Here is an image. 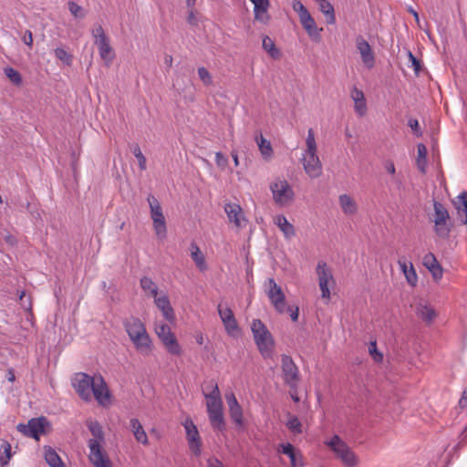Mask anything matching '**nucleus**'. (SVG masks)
Here are the masks:
<instances>
[{
  "mask_svg": "<svg viewBox=\"0 0 467 467\" xmlns=\"http://www.w3.org/2000/svg\"><path fill=\"white\" fill-rule=\"evenodd\" d=\"M161 312H162V315L165 317V319L168 320L169 322H173L175 320V315H174V311H173L172 307H170Z\"/></svg>",
  "mask_w": 467,
  "mask_h": 467,
  "instance_id": "nucleus-59",
  "label": "nucleus"
},
{
  "mask_svg": "<svg viewBox=\"0 0 467 467\" xmlns=\"http://www.w3.org/2000/svg\"><path fill=\"white\" fill-rule=\"evenodd\" d=\"M357 48L360 53L363 63L368 67H372L375 63L373 51L368 42L360 36L357 38Z\"/></svg>",
  "mask_w": 467,
  "mask_h": 467,
  "instance_id": "nucleus-19",
  "label": "nucleus"
},
{
  "mask_svg": "<svg viewBox=\"0 0 467 467\" xmlns=\"http://www.w3.org/2000/svg\"><path fill=\"white\" fill-rule=\"evenodd\" d=\"M91 392L97 401L101 405H105L106 401L110 398L107 383L101 376L96 377Z\"/></svg>",
  "mask_w": 467,
  "mask_h": 467,
  "instance_id": "nucleus-17",
  "label": "nucleus"
},
{
  "mask_svg": "<svg viewBox=\"0 0 467 467\" xmlns=\"http://www.w3.org/2000/svg\"><path fill=\"white\" fill-rule=\"evenodd\" d=\"M208 467H223V463L216 458L208 460Z\"/></svg>",
  "mask_w": 467,
  "mask_h": 467,
  "instance_id": "nucleus-63",
  "label": "nucleus"
},
{
  "mask_svg": "<svg viewBox=\"0 0 467 467\" xmlns=\"http://www.w3.org/2000/svg\"><path fill=\"white\" fill-rule=\"evenodd\" d=\"M292 7L297 13L299 18L309 13L300 0H293Z\"/></svg>",
  "mask_w": 467,
  "mask_h": 467,
  "instance_id": "nucleus-48",
  "label": "nucleus"
},
{
  "mask_svg": "<svg viewBox=\"0 0 467 467\" xmlns=\"http://www.w3.org/2000/svg\"><path fill=\"white\" fill-rule=\"evenodd\" d=\"M218 314L229 334L238 330V324L231 308H222V306L219 305Z\"/></svg>",
  "mask_w": 467,
  "mask_h": 467,
  "instance_id": "nucleus-20",
  "label": "nucleus"
},
{
  "mask_svg": "<svg viewBox=\"0 0 467 467\" xmlns=\"http://www.w3.org/2000/svg\"><path fill=\"white\" fill-rule=\"evenodd\" d=\"M271 191L275 202L285 205L294 197V192L286 181H279L271 184Z\"/></svg>",
  "mask_w": 467,
  "mask_h": 467,
  "instance_id": "nucleus-14",
  "label": "nucleus"
},
{
  "mask_svg": "<svg viewBox=\"0 0 467 467\" xmlns=\"http://www.w3.org/2000/svg\"><path fill=\"white\" fill-rule=\"evenodd\" d=\"M351 99L355 102V110L359 116H363L367 112V105L365 96L362 90L357 87H353L350 93Z\"/></svg>",
  "mask_w": 467,
  "mask_h": 467,
  "instance_id": "nucleus-23",
  "label": "nucleus"
},
{
  "mask_svg": "<svg viewBox=\"0 0 467 467\" xmlns=\"http://www.w3.org/2000/svg\"><path fill=\"white\" fill-rule=\"evenodd\" d=\"M404 275L406 277L407 282L411 286H416L417 281H418V277H417V274H416V271L414 269V266H413L412 263H410V269L408 270V272L405 273Z\"/></svg>",
  "mask_w": 467,
  "mask_h": 467,
  "instance_id": "nucleus-46",
  "label": "nucleus"
},
{
  "mask_svg": "<svg viewBox=\"0 0 467 467\" xmlns=\"http://www.w3.org/2000/svg\"><path fill=\"white\" fill-rule=\"evenodd\" d=\"M275 223L283 232L286 239H291L296 234L295 227L291 224L284 215H277L275 218Z\"/></svg>",
  "mask_w": 467,
  "mask_h": 467,
  "instance_id": "nucleus-27",
  "label": "nucleus"
},
{
  "mask_svg": "<svg viewBox=\"0 0 467 467\" xmlns=\"http://www.w3.org/2000/svg\"><path fill=\"white\" fill-rule=\"evenodd\" d=\"M439 264L436 257L433 254L429 253L423 257V265L429 269V267H433L435 265Z\"/></svg>",
  "mask_w": 467,
  "mask_h": 467,
  "instance_id": "nucleus-55",
  "label": "nucleus"
},
{
  "mask_svg": "<svg viewBox=\"0 0 467 467\" xmlns=\"http://www.w3.org/2000/svg\"><path fill=\"white\" fill-rule=\"evenodd\" d=\"M303 166L311 178H317L322 173V165L317 152H306L303 158Z\"/></svg>",
  "mask_w": 467,
  "mask_h": 467,
  "instance_id": "nucleus-16",
  "label": "nucleus"
},
{
  "mask_svg": "<svg viewBox=\"0 0 467 467\" xmlns=\"http://www.w3.org/2000/svg\"><path fill=\"white\" fill-rule=\"evenodd\" d=\"M427 148L423 143H419L417 145V159H416V164L419 169V171L422 173H426V167H427Z\"/></svg>",
  "mask_w": 467,
  "mask_h": 467,
  "instance_id": "nucleus-31",
  "label": "nucleus"
},
{
  "mask_svg": "<svg viewBox=\"0 0 467 467\" xmlns=\"http://www.w3.org/2000/svg\"><path fill=\"white\" fill-rule=\"evenodd\" d=\"M285 311L290 312L291 319L294 322L297 321L299 316V308L297 306L294 310L291 306H285Z\"/></svg>",
  "mask_w": 467,
  "mask_h": 467,
  "instance_id": "nucleus-61",
  "label": "nucleus"
},
{
  "mask_svg": "<svg viewBox=\"0 0 467 467\" xmlns=\"http://www.w3.org/2000/svg\"><path fill=\"white\" fill-rule=\"evenodd\" d=\"M256 140L262 154L265 156L270 155V153L272 152L270 141L265 139L263 135H260V139H256Z\"/></svg>",
  "mask_w": 467,
  "mask_h": 467,
  "instance_id": "nucleus-42",
  "label": "nucleus"
},
{
  "mask_svg": "<svg viewBox=\"0 0 467 467\" xmlns=\"http://www.w3.org/2000/svg\"><path fill=\"white\" fill-rule=\"evenodd\" d=\"M224 211L231 223H234L235 226H241V218L243 217L242 208L237 203H227L225 204Z\"/></svg>",
  "mask_w": 467,
  "mask_h": 467,
  "instance_id": "nucleus-26",
  "label": "nucleus"
},
{
  "mask_svg": "<svg viewBox=\"0 0 467 467\" xmlns=\"http://www.w3.org/2000/svg\"><path fill=\"white\" fill-rule=\"evenodd\" d=\"M459 406L461 408L467 407V386H466V389L463 390L462 397L459 400Z\"/></svg>",
  "mask_w": 467,
  "mask_h": 467,
  "instance_id": "nucleus-62",
  "label": "nucleus"
},
{
  "mask_svg": "<svg viewBox=\"0 0 467 467\" xmlns=\"http://www.w3.org/2000/svg\"><path fill=\"white\" fill-rule=\"evenodd\" d=\"M262 47L272 58L279 59L281 57L280 50L275 47V42L268 36H264Z\"/></svg>",
  "mask_w": 467,
  "mask_h": 467,
  "instance_id": "nucleus-33",
  "label": "nucleus"
},
{
  "mask_svg": "<svg viewBox=\"0 0 467 467\" xmlns=\"http://www.w3.org/2000/svg\"><path fill=\"white\" fill-rule=\"evenodd\" d=\"M408 126L411 129V130L413 131L415 136H417V137L422 136V131L420 128L418 119H410L408 121Z\"/></svg>",
  "mask_w": 467,
  "mask_h": 467,
  "instance_id": "nucleus-51",
  "label": "nucleus"
},
{
  "mask_svg": "<svg viewBox=\"0 0 467 467\" xmlns=\"http://www.w3.org/2000/svg\"><path fill=\"white\" fill-rule=\"evenodd\" d=\"M434 280H440L442 277V268L440 264L435 265L433 267H429Z\"/></svg>",
  "mask_w": 467,
  "mask_h": 467,
  "instance_id": "nucleus-56",
  "label": "nucleus"
},
{
  "mask_svg": "<svg viewBox=\"0 0 467 467\" xmlns=\"http://www.w3.org/2000/svg\"><path fill=\"white\" fill-rule=\"evenodd\" d=\"M155 304L161 311H163V310H166V309L171 307V304H170V300L166 296H160V297L156 296Z\"/></svg>",
  "mask_w": 467,
  "mask_h": 467,
  "instance_id": "nucleus-49",
  "label": "nucleus"
},
{
  "mask_svg": "<svg viewBox=\"0 0 467 467\" xmlns=\"http://www.w3.org/2000/svg\"><path fill=\"white\" fill-rule=\"evenodd\" d=\"M130 428L138 442L148 444V436L139 420L131 419Z\"/></svg>",
  "mask_w": 467,
  "mask_h": 467,
  "instance_id": "nucleus-28",
  "label": "nucleus"
},
{
  "mask_svg": "<svg viewBox=\"0 0 467 467\" xmlns=\"http://www.w3.org/2000/svg\"><path fill=\"white\" fill-rule=\"evenodd\" d=\"M55 56L57 59L63 61L67 65H71L72 56L68 54L64 48L57 47L55 49Z\"/></svg>",
  "mask_w": 467,
  "mask_h": 467,
  "instance_id": "nucleus-43",
  "label": "nucleus"
},
{
  "mask_svg": "<svg viewBox=\"0 0 467 467\" xmlns=\"http://www.w3.org/2000/svg\"><path fill=\"white\" fill-rule=\"evenodd\" d=\"M418 316L425 322L431 323L436 317L435 310L429 306H420L417 309Z\"/></svg>",
  "mask_w": 467,
  "mask_h": 467,
  "instance_id": "nucleus-35",
  "label": "nucleus"
},
{
  "mask_svg": "<svg viewBox=\"0 0 467 467\" xmlns=\"http://www.w3.org/2000/svg\"><path fill=\"white\" fill-rule=\"evenodd\" d=\"M278 451L287 455L291 462V467H303L304 459L301 451L296 450L291 443H282L279 445Z\"/></svg>",
  "mask_w": 467,
  "mask_h": 467,
  "instance_id": "nucleus-18",
  "label": "nucleus"
},
{
  "mask_svg": "<svg viewBox=\"0 0 467 467\" xmlns=\"http://www.w3.org/2000/svg\"><path fill=\"white\" fill-rule=\"evenodd\" d=\"M147 200L150 205V216L153 221L156 234L160 238H162L166 235V223L161 206L159 201L151 194L148 196Z\"/></svg>",
  "mask_w": 467,
  "mask_h": 467,
  "instance_id": "nucleus-7",
  "label": "nucleus"
},
{
  "mask_svg": "<svg viewBox=\"0 0 467 467\" xmlns=\"http://www.w3.org/2000/svg\"><path fill=\"white\" fill-rule=\"evenodd\" d=\"M368 350H369V353L372 356L373 359L376 362H381L383 360V355H382V353L378 351L376 342L370 343V345L368 347Z\"/></svg>",
  "mask_w": 467,
  "mask_h": 467,
  "instance_id": "nucleus-50",
  "label": "nucleus"
},
{
  "mask_svg": "<svg viewBox=\"0 0 467 467\" xmlns=\"http://www.w3.org/2000/svg\"><path fill=\"white\" fill-rule=\"evenodd\" d=\"M198 75L200 79L205 86H210L213 83V78L210 72L203 67L198 68Z\"/></svg>",
  "mask_w": 467,
  "mask_h": 467,
  "instance_id": "nucleus-44",
  "label": "nucleus"
},
{
  "mask_svg": "<svg viewBox=\"0 0 467 467\" xmlns=\"http://www.w3.org/2000/svg\"><path fill=\"white\" fill-rule=\"evenodd\" d=\"M191 256H192V260L194 261L196 266L201 271L206 270L207 265L205 264L204 256H203L202 253L201 252L200 248L195 244H192Z\"/></svg>",
  "mask_w": 467,
  "mask_h": 467,
  "instance_id": "nucleus-34",
  "label": "nucleus"
},
{
  "mask_svg": "<svg viewBox=\"0 0 467 467\" xmlns=\"http://www.w3.org/2000/svg\"><path fill=\"white\" fill-rule=\"evenodd\" d=\"M410 262H407L405 257H401L398 260V264L401 269V271L403 272V274L405 275L406 272H408V270L410 269Z\"/></svg>",
  "mask_w": 467,
  "mask_h": 467,
  "instance_id": "nucleus-60",
  "label": "nucleus"
},
{
  "mask_svg": "<svg viewBox=\"0 0 467 467\" xmlns=\"http://www.w3.org/2000/svg\"><path fill=\"white\" fill-rule=\"evenodd\" d=\"M251 330L259 352L264 358H271L275 348V339L266 326L260 319H254Z\"/></svg>",
  "mask_w": 467,
  "mask_h": 467,
  "instance_id": "nucleus-4",
  "label": "nucleus"
},
{
  "mask_svg": "<svg viewBox=\"0 0 467 467\" xmlns=\"http://www.w3.org/2000/svg\"><path fill=\"white\" fill-rule=\"evenodd\" d=\"M187 22L192 25V26H196L197 25V17L195 16L194 13L192 11L190 12L188 17H187Z\"/></svg>",
  "mask_w": 467,
  "mask_h": 467,
  "instance_id": "nucleus-64",
  "label": "nucleus"
},
{
  "mask_svg": "<svg viewBox=\"0 0 467 467\" xmlns=\"http://www.w3.org/2000/svg\"><path fill=\"white\" fill-rule=\"evenodd\" d=\"M306 147V152H317V143L315 140V135L312 129H309L307 132Z\"/></svg>",
  "mask_w": 467,
  "mask_h": 467,
  "instance_id": "nucleus-47",
  "label": "nucleus"
},
{
  "mask_svg": "<svg viewBox=\"0 0 467 467\" xmlns=\"http://www.w3.org/2000/svg\"><path fill=\"white\" fill-rule=\"evenodd\" d=\"M91 34L95 40H99L101 38H108V36L105 35L104 29L101 26V25H96L93 27Z\"/></svg>",
  "mask_w": 467,
  "mask_h": 467,
  "instance_id": "nucleus-52",
  "label": "nucleus"
},
{
  "mask_svg": "<svg viewBox=\"0 0 467 467\" xmlns=\"http://www.w3.org/2000/svg\"><path fill=\"white\" fill-rule=\"evenodd\" d=\"M123 326L130 341L135 348L140 350H148L150 347L151 340L147 333L144 324L140 318L130 317L123 320Z\"/></svg>",
  "mask_w": 467,
  "mask_h": 467,
  "instance_id": "nucleus-3",
  "label": "nucleus"
},
{
  "mask_svg": "<svg viewBox=\"0 0 467 467\" xmlns=\"http://www.w3.org/2000/svg\"><path fill=\"white\" fill-rule=\"evenodd\" d=\"M300 23L303 28L306 31L308 36L315 40H319L321 36L320 32L323 30L322 28L318 29L316 24L315 19L312 17L310 13L304 15V16L299 18Z\"/></svg>",
  "mask_w": 467,
  "mask_h": 467,
  "instance_id": "nucleus-21",
  "label": "nucleus"
},
{
  "mask_svg": "<svg viewBox=\"0 0 467 467\" xmlns=\"http://www.w3.org/2000/svg\"><path fill=\"white\" fill-rule=\"evenodd\" d=\"M457 213L463 224L467 223V192H462L453 201Z\"/></svg>",
  "mask_w": 467,
  "mask_h": 467,
  "instance_id": "nucleus-25",
  "label": "nucleus"
},
{
  "mask_svg": "<svg viewBox=\"0 0 467 467\" xmlns=\"http://www.w3.org/2000/svg\"><path fill=\"white\" fill-rule=\"evenodd\" d=\"M317 274L318 275V285L322 293V298L329 300L330 291L328 288V283L329 281L334 283V279L330 269L327 267V263L318 262L317 266Z\"/></svg>",
  "mask_w": 467,
  "mask_h": 467,
  "instance_id": "nucleus-15",
  "label": "nucleus"
},
{
  "mask_svg": "<svg viewBox=\"0 0 467 467\" xmlns=\"http://www.w3.org/2000/svg\"><path fill=\"white\" fill-rule=\"evenodd\" d=\"M253 4L254 5V13L255 20L260 21L264 24L267 23L269 20V16L267 14L269 1L268 0H256Z\"/></svg>",
  "mask_w": 467,
  "mask_h": 467,
  "instance_id": "nucleus-24",
  "label": "nucleus"
},
{
  "mask_svg": "<svg viewBox=\"0 0 467 467\" xmlns=\"http://www.w3.org/2000/svg\"><path fill=\"white\" fill-rule=\"evenodd\" d=\"M183 426L186 431V440L188 441L190 451L195 456H200L202 443L196 425L191 419H186Z\"/></svg>",
  "mask_w": 467,
  "mask_h": 467,
  "instance_id": "nucleus-11",
  "label": "nucleus"
},
{
  "mask_svg": "<svg viewBox=\"0 0 467 467\" xmlns=\"http://www.w3.org/2000/svg\"><path fill=\"white\" fill-rule=\"evenodd\" d=\"M94 43L98 46L99 53L101 59H103L105 63L109 66L115 57L113 48L109 44V37L94 40Z\"/></svg>",
  "mask_w": 467,
  "mask_h": 467,
  "instance_id": "nucleus-22",
  "label": "nucleus"
},
{
  "mask_svg": "<svg viewBox=\"0 0 467 467\" xmlns=\"http://www.w3.org/2000/svg\"><path fill=\"white\" fill-rule=\"evenodd\" d=\"M215 161L216 165L221 169H224L228 165V158L222 152H216Z\"/></svg>",
  "mask_w": 467,
  "mask_h": 467,
  "instance_id": "nucleus-54",
  "label": "nucleus"
},
{
  "mask_svg": "<svg viewBox=\"0 0 467 467\" xmlns=\"http://www.w3.org/2000/svg\"><path fill=\"white\" fill-rule=\"evenodd\" d=\"M155 331L169 353L177 356L182 353V348L176 339V337L167 324L157 325Z\"/></svg>",
  "mask_w": 467,
  "mask_h": 467,
  "instance_id": "nucleus-9",
  "label": "nucleus"
},
{
  "mask_svg": "<svg viewBox=\"0 0 467 467\" xmlns=\"http://www.w3.org/2000/svg\"><path fill=\"white\" fill-rule=\"evenodd\" d=\"M268 284H269V289L267 291V296L271 301V303L273 304V306H275V309L280 313V314H283L285 312V294L281 288V286H279L274 278H269L268 279Z\"/></svg>",
  "mask_w": 467,
  "mask_h": 467,
  "instance_id": "nucleus-12",
  "label": "nucleus"
},
{
  "mask_svg": "<svg viewBox=\"0 0 467 467\" xmlns=\"http://www.w3.org/2000/svg\"><path fill=\"white\" fill-rule=\"evenodd\" d=\"M211 385L213 388L212 391L208 394H204L207 400V412L212 427L214 430L222 431L225 429L223 401L217 383L212 380Z\"/></svg>",
  "mask_w": 467,
  "mask_h": 467,
  "instance_id": "nucleus-2",
  "label": "nucleus"
},
{
  "mask_svg": "<svg viewBox=\"0 0 467 467\" xmlns=\"http://www.w3.org/2000/svg\"><path fill=\"white\" fill-rule=\"evenodd\" d=\"M230 417L237 426H243L244 416L243 409L241 406L232 408L229 410Z\"/></svg>",
  "mask_w": 467,
  "mask_h": 467,
  "instance_id": "nucleus-39",
  "label": "nucleus"
},
{
  "mask_svg": "<svg viewBox=\"0 0 467 467\" xmlns=\"http://www.w3.org/2000/svg\"><path fill=\"white\" fill-rule=\"evenodd\" d=\"M339 204L344 213L351 215L357 212L356 202L348 194H341L338 198Z\"/></svg>",
  "mask_w": 467,
  "mask_h": 467,
  "instance_id": "nucleus-30",
  "label": "nucleus"
},
{
  "mask_svg": "<svg viewBox=\"0 0 467 467\" xmlns=\"http://www.w3.org/2000/svg\"><path fill=\"white\" fill-rule=\"evenodd\" d=\"M95 379L96 377H90L86 373H79L76 376L73 386L81 399L90 400Z\"/></svg>",
  "mask_w": 467,
  "mask_h": 467,
  "instance_id": "nucleus-13",
  "label": "nucleus"
},
{
  "mask_svg": "<svg viewBox=\"0 0 467 467\" xmlns=\"http://www.w3.org/2000/svg\"><path fill=\"white\" fill-rule=\"evenodd\" d=\"M289 419L286 423V427L288 430L293 432L294 434H300L302 433V424L298 418L296 416H293L288 414Z\"/></svg>",
  "mask_w": 467,
  "mask_h": 467,
  "instance_id": "nucleus-37",
  "label": "nucleus"
},
{
  "mask_svg": "<svg viewBox=\"0 0 467 467\" xmlns=\"http://www.w3.org/2000/svg\"><path fill=\"white\" fill-rule=\"evenodd\" d=\"M86 425L93 436L88 441L90 462L94 467H111V462L102 446L105 441V435L101 424L97 420H88Z\"/></svg>",
  "mask_w": 467,
  "mask_h": 467,
  "instance_id": "nucleus-1",
  "label": "nucleus"
},
{
  "mask_svg": "<svg viewBox=\"0 0 467 467\" xmlns=\"http://www.w3.org/2000/svg\"><path fill=\"white\" fill-rule=\"evenodd\" d=\"M140 286L141 288L149 293V296L156 297L158 295V287L156 284L147 276H144L140 279Z\"/></svg>",
  "mask_w": 467,
  "mask_h": 467,
  "instance_id": "nucleus-36",
  "label": "nucleus"
},
{
  "mask_svg": "<svg viewBox=\"0 0 467 467\" xmlns=\"http://www.w3.org/2000/svg\"><path fill=\"white\" fill-rule=\"evenodd\" d=\"M68 9L70 13L77 18H83L85 16L83 8L75 2H68Z\"/></svg>",
  "mask_w": 467,
  "mask_h": 467,
  "instance_id": "nucleus-45",
  "label": "nucleus"
},
{
  "mask_svg": "<svg viewBox=\"0 0 467 467\" xmlns=\"http://www.w3.org/2000/svg\"><path fill=\"white\" fill-rule=\"evenodd\" d=\"M45 460L50 467H66L59 455L51 447H45Z\"/></svg>",
  "mask_w": 467,
  "mask_h": 467,
  "instance_id": "nucleus-32",
  "label": "nucleus"
},
{
  "mask_svg": "<svg viewBox=\"0 0 467 467\" xmlns=\"http://www.w3.org/2000/svg\"><path fill=\"white\" fill-rule=\"evenodd\" d=\"M435 233L438 236L446 238L449 236L451 225L448 223L450 214L444 205L437 201L433 202Z\"/></svg>",
  "mask_w": 467,
  "mask_h": 467,
  "instance_id": "nucleus-5",
  "label": "nucleus"
},
{
  "mask_svg": "<svg viewBox=\"0 0 467 467\" xmlns=\"http://www.w3.org/2000/svg\"><path fill=\"white\" fill-rule=\"evenodd\" d=\"M281 368L285 383L290 389H296L300 381V374L297 366L290 356L285 354L281 356Z\"/></svg>",
  "mask_w": 467,
  "mask_h": 467,
  "instance_id": "nucleus-6",
  "label": "nucleus"
},
{
  "mask_svg": "<svg viewBox=\"0 0 467 467\" xmlns=\"http://www.w3.org/2000/svg\"><path fill=\"white\" fill-rule=\"evenodd\" d=\"M319 6V10L326 16V22L328 25L336 23V16L333 5L327 0H315Z\"/></svg>",
  "mask_w": 467,
  "mask_h": 467,
  "instance_id": "nucleus-29",
  "label": "nucleus"
},
{
  "mask_svg": "<svg viewBox=\"0 0 467 467\" xmlns=\"http://www.w3.org/2000/svg\"><path fill=\"white\" fill-rule=\"evenodd\" d=\"M5 74L15 85H20L22 83L20 73L13 67H5Z\"/></svg>",
  "mask_w": 467,
  "mask_h": 467,
  "instance_id": "nucleus-40",
  "label": "nucleus"
},
{
  "mask_svg": "<svg viewBox=\"0 0 467 467\" xmlns=\"http://www.w3.org/2000/svg\"><path fill=\"white\" fill-rule=\"evenodd\" d=\"M408 57H409V60L410 61L415 73L419 74V72L421 69V64H420V60L416 58V57L411 53V51H408Z\"/></svg>",
  "mask_w": 467,
  "mask_h": 467,
  "instance_id": "nucleus-53",
  "label": "nucleus"
},
{
  "mask_svg": "<svg viewBox=\"0 0 467 467\" xmlns=\"http://www.w3.org/2000/svg\"><path fill=\"white\" fill-rule=\"evenodd\" d=\"M328 446L334 451L337 456L348 467L354 466L357 462V458L351 449L340 438L335 435Z\"/></svg>",
  "mask_w": 467,
  "mask_h": 467,
  "instance_id": "nucleus-8",
  "label": "nucleus"
},
{
  "mask_svg": "<svg viewBox=\"0 0 467 467\" xmlns=\"http://www.w3.org/2000/svg\"><path fill=\"white\" fill-rule=\"evenodd\" d=\"M48 425V421L45 417L32 418L27 424L19 423L16 427L17 431L25 436L39 440V436L45 433V428Z\"/></svg>",
  "mask_w": 467,
  "mask_h": 467,
  "instance_id": "nucleus-10",
  "label": "nucleus"
},
{
  "mask_svg": "<svg viewBox=\"0 0 467 467\" xmlns=\"http://www.w3.org/2000/svg\"><path fill=\"white\" fill-rule=\"evenodd\" d=\"M11 445L5 441L0 448V462L2 465L8 464L10 459H11Z\"/></svg>",
  "mask_w": 467,
  "mask_h": 467,
  "instance_id": "nucleus-38",
  "label": "nucleus"
},
{
  "mask_svg": "<svg viewBox=\"0 0 467 467\" xmlns=\"http://www.w3.org/2000/svg\"><path fill=\"white\" fill-rule=\"evenodd\" d=\"M225 400L228 404L229 410L240 406L235 398V395L233 392L225 394Z\"/></svg>",
  "mask_w": 467,
  "mask_h": 467,
  "instance_id": "nucleus-57",
  "label": "nucleus"
},
{
  "mask_svg": "<svg viewBox=\"0 0 467 467\" xmlns=\"http://www.w3.org/2000/svg\"><path fill=\"white\" fill-rule=\"evenodd\" d=\"M132 153L134 154V156L138 160L140 169L141 171H145L146 168H147V165H146L147 161H146L145 156L142 154V152L140 150V146L138 144L133 146Z\"/></svg>",
  "mask_w": 467,
  "mask_h": 467,
  "instance_id": "nucleus-41",
  "label": "nucleus"
},
{
  "mask_svg": "<svg viewBox=\"0 0 467 467\" xmlns=\"http://www.w3.org/2000/svg\"><path fill=\"white\" fill-rule=\"evenodd\" d=\"M22 41L25 45H26L30 49L33 47V34L30 30H26L24 36H22Z\"/></svg>",
  "mask_w": 467,
  "mask_h": 467,
  "instance_id": "nucleus-58",
  "label": "nucleus"
}]
</instances>
